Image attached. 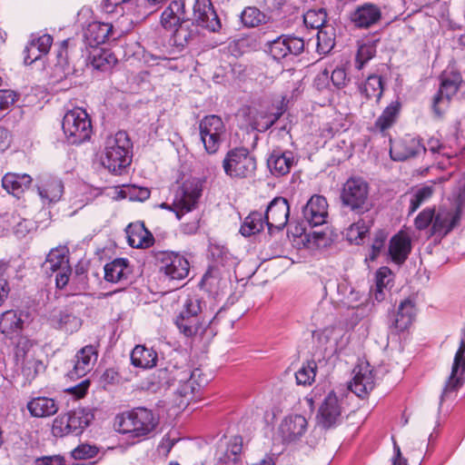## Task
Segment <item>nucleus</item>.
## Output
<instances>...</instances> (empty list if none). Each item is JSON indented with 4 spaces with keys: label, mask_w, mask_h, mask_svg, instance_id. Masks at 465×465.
<instances>
[{
    "label": "nucleus",
    "mask_w": 465,
    "mask_h": 465,
    "mask_svg": "<svg viewBox=\"0 0 465 465\" xmlns=\"http://www.w3.org/2000/svg\"><path fill=\"white\" fill-rule=\"evenodd\" d=\"M158 422V417L151 410L135 408L116 415L114 427L129 439L141 441L154 431Z\"/></svg>",
    "instance_id": "obj_1"
},
{
    "label": "nucleus",
    "mask_w": 465,
    "mask_h": 465,
    "mask_svg": "<svg viewBox=\"0 0 465 465\" xmlns=\"http://www.w3.org/2000/svg\"><path fill=\"white\" fill-rule=\"evenodd\" d=\"M217 317L208 311L205 302L198 296H190L177 316L175 324L186 337L202 336L206 328Z\"/></svg>",
    "instance_id": "obj_2"
},
{
    "label": "nucleus",
    "mask_w": 465,
    "mask_h": 465,
    "mask_svg": "<svg viewBox=\"0 0 465 465\" xmlns=\"http://www.w3.org/2000/svg\"><path fill=\"white\" fill-rule=\"evenodd\" d=\"M132 147L129 136L124 131L107 136L101 155L102 164L110 172L120 173L131 163Z\"/></svg>",
    "instance_id": "obj_3"
},
{
    "label": "nucleus",
    "mask_w": 465,
    "mask_h": 465,
    "mask_svg": "<svg viewBox=\"0 0 465 465\" xmlns=\"http://www.w3.org/2000/svg\"><path fill=\"white\" fill-rule=\"evenodd\" d=\"M341 199L344 206L358 214L368 213L373 206L369 197V185L361 178L348 179L343 184Z\"/></svg>",
    "instance_id": "obj_4"
},
{
    "label": "nucleus",
    "mask_w": 465,
    "mask_h": 465,
    "mask_svg": "<svg viewBox=\"0 0 465 465\" xmlns=\"http://www.w3.org/2000/svg\"><path fill=\"white\" fill-rule=\"evenodd\" d=\"M63 132L69 143L79 144L90 139L92 124L88 114L82 108L68 111L62 122Z\"/></svg>",
    "instance_id": "obj_5"
},
{
    "label": "nucleus",
    "mask_w": 465,
    "mask_h": 465,
    "mask_svg": "<svg viewBox=\"0 0 465 465\" xmlns=\"http://www.w3.org/2000/svg\"><path fill=\"white\" fill-rule=\"evenodd\" d=\"M202 194V184L197 180H187L177 190L173 203L172 205L163 203L160 207L163 209L172 210L175 213L176 217L181 219L182 216L193 210Z\"/></svg>",
    "instance_id": "obj_6"
},
{
    "label": "nucleus",
    "mask_w": 465,
    "mask_h": 465,
    "mask_svg": "<svg viewBox=\"0 0 465 465\" xmlns=\"http://www.w3.org/2000/svg\"><path fill=\"white\" fill-rule=\"evenodd\" d=\"M47 274L55 273L57 288L63 289L69 282L72 268L69 264V250L66 246L53 248L47 254L42 265Z\"/></svg>",
    "instance_id": "obj_7"
},
{
    "label": "nucleus",
    "mask_w": 465,
    "mask_h": 465,
    "mask_svg": "<svg viewBox=\"0 0 465 465\" xmlns=\"http://www.w3.org/2000/svg\"><path fill=\"white\" fill-rule=\"evenodd\" d=\"M223 167L225 173L232 178H245L254 173L256 161L245 148H235L227 153Z\"/></svg>",
    "instance_id": "obj_8"
},
{
    "label": "nucleus",
    "mask_w": 465,
    "mask_h": 465,
    "mask_svg": "<svg viewBox=\"0 0 465 465\" xmlns=\"http://www.w3.org/2000/svg\"><path fill=\"white\" fill-rule=\"evenodd\" d=\"M201 141L205 151L212 154L215 153L225 136V125L222 118L215 114L203 117L199 124Z\"/></svg>",
    "instance_id": "obj_9"
},
{
    "label": "nucleus",
    "mask_w": 465,
    "mask_h": 465,
    "mask_svg": "<svg viewBox=\"0 0 465 465\" xmlns=\"http://www.w3.org/2000/svg\"><path fill=\"white\" fill-rule=\"evenodd\" d=\"M156 260L159 272L169 281H181L189 274V262L177 252H160L156 255Z\"/></svg>",
    "instance_id": "obj_10"
},
{
    "label": "nucleus",
    "mask_w": 465,
    "mask_h": 465,
    "mask_svg": "<svg viewBox=\"0 0 465 465\" xmlns=\"http://www.w3.org/2000/svg\"><path fill=\"white\" fill-rule=\"evenodd\" d=\"M438 94L433 98L432 109L437 116H441L462 82L461 75L457 72H444Z\"/></svg>",
    "instance_id": "obj_11"
},
{
    "label": "nucleus",
    "mask_w": 465,
    "mask_h": 465,
    "mask_svg": "<svg viewBox=\"0 0 465 465\" xmlns=\"http://www.w3.org/2000/svg\"><path fill=\"white\" fill-rule=\"evenodd\" d=\"M238 116L242 121V126L247 130L265 132L279 119L281 113L269 114L267 111L247 106L240 110Z\"/></svg>",
    "instance_id": "obj_12"
},
{
    "label": "nucleus",
    "mask_w": 465,
    "mask_h": 465,
    "mask_svg": "<svg viewBox=\"0 0 465 465\" xmlns=\"http://www.w3.org/2000/svg\"><path fill=\"white\" fill-rule=\"evenodd\" d=\"M375 386L373 369L368 361H361L352 371L349 390L359 398H365Z\"/></svg>",
    "instance_id": "obj_13"
},
{
    "label": "nucleus",
    "mask_w": 465,
    "mask_h": 465,
    "mask_svg": "<svg viewBox=\"0 0 465 465\" xmlns=\"http://www.w3.org/2000/svg\"><path fill=\"white\" fill-rule=\"evenodd\" d=\"M460 206H453L447 208L445 206L435 210L434 222L430 228V234L440 238L445 237L454 228H456L460 221Z\"/></svg>",
    "instance_id": "obj_14"
},
{
    "label": "nucleus",
    "mask_w": 465,
    "mask_h": 465,
    "mask_svg": "<svg viewBox=\"0 0 465 465\" xmlns=\"http://www.w3.org/2000/svg\"><path fill=\"white\" fill-rule=\"evenodd\" d=\"M304 47V40L293 35H281L268 43V52L274 60L299 55L303 52Z\"/></svg>",
    "instance_id": "obj_15"
},
{
    "label": "nucleus",
    "mask_w": 465,
    "mask_h": 465,
    "mask_svg": "<svg viewBox=\"0 0 465 465\" xmlns=\"http://www.w3.org/2000/svg\"><path fill=\"white\" fill-rule=\"evenodd\" d=\"M290 206L283 197H275L267 206L263 214L269 231L282 230L288 223Z\"/></svg>",
    "instance_id": "obj_16"
},
{
    "label": "nucleus",
    "mask_w": 465,
    "mask_h": 465,
    "mask_svg": "<svg viewBox=\"0 0 465 465\" xmlns=\"http://www.w3.org/2000/svg\"><path fill=\"white\" fill-rule=\"evenodd\" d=\"M194 25L210 32H216L221 28L220 19L214 11L210 0H196L193 6Z\"/></svg>",
    "instance_id": "obj_17"
},
{
    "label": "nucleus",
    "mask_w": 465,
    "mask_h": 465,
    "mask_svg": "<svg viewBox=\"0 0 465 465\" xmlns=\"http://www.w3.org/2000/svg\"><path fill=\"white\" fill-rule=\"evenodd\" d=\"M424 149L420 139L410 134L391 140L390 155L393 161H405L414 157Z\"/></svg>",
    "instance_id": "obj_18"
},
{
    "label": "nucleus",
    "mask_w": 465,
    "mask_h": 465,
    "mask_svg": "<svg viewBox=\"0 0 465 465\" xmlns=\"http://www.w3.org/2000/svg\"><path fill=\"white\" fill-rule=\"evenodd\" d=\"M465 373V341L461 340L460 346L457 351L452 364L451 373L446 381L440 396V401L449 396L450 393L457 391L463 384V374Z\"/></svg>",
    "instance_id": "obj_19"
},
{
    "label": "nucleus",
    "mask_w": 465,
    "mask_h": 465,
    "mask_svg": "<svg viewBox=\"0 0 465 465\" xmlns=\"http://www.w3.org/2000/svg\"><path fill=\"white\" fill-rule=\"evenodd\" d=\"M307 420L300 414L286 416L279 425V434L285 443L299 440L307 430Z\"/></svg>",
    "instance_id": "obj_20"
},
{
    "label": "nucleus",
    "mask_w": 465,
    "mask_h": 465,
    "mask_svg": "<svg viewBox=\"0 0 465 465\" xmlns=\"http://www.w3.org/2000/svg\"><path fill=\"white\" fill-rule=\"evenodd\" d=\"M341 416V404L332 391L330 392L322 403L319 413H318V423L325 428L329 429L336 425Z\"/></svg>",
    "instance_id": "obj_21"
},
{
    "label": "nucleus",
    "mask_w": 465,
    "mask_h": 465,
    "mask_svg": "<svg viewBox=\"0 0 465 465\" xmlns=\"http://www.w3.org/2000/svg\"><path fill=\"white\" fill-rule=\"evenodd\" d=\"M98 358V350L94 345H86L77 351L73 369L69 371L71 378H80L90 372Z\"/></svg>",
    "instance_id": "obj_22"
},
{
    "label": "nucleus",
    "mask_w": 465,
    "mask_h": 465,
    "mask_svg": "<svg viewBox=\"0 0 465 465\" xmlns=\"http://www.w3.org/2000/svg\"><path fill=\"white\" fill-rule=\"evenodd\" d=\"M304 220L311 226H320L326 223L328 218V203L322 195H313L302 209Z\"/></svg>",
    "instance_id": "obj_23"
},
{
    "label": "nucleus",
    "mask_w": 465,
    "mask_h": 465,
    "mask_svg": "<svg viewBox=\"0 0 465 465\" xmlns=\"http://www.w3.org/2000/svg\"><path fill=\"white\" fill-rule=\"evenodd\" d=\"M50 324L66 333H74L80 330L83 321L73 309L64 308L54 311L49 317Z\"/></svg>",
    "instance_id": "obj_24"
},
{
    "label": "nucleus",
    "mask_w": 465,
    "mask_h": 465,
    "mask_svg": "<svg viewBox=\"0 0 465 465\" xmlns=\"http://www.w3.org/2000/svg\"><path fill=\"white\" fill-rule=\"evenodd\" d=\"M114 35V26L110 23L94 21L84 30V42L91 48H95L111 38L115 39Z\"/></svg>",
    "instance_id": "obj_25"
},
{
    "label": "nucleus",
    "mask_w": 465,
    "mask_h": 465,
    "mask_svg": "<svg viewBox=\"0 0 465 465\" xmlns=\"http://www.w3.org/2000/svg\"><path fill=\"white\" fill-rule=\"evenodd\" d=\"M351 23L358 28H369L381 18V8L371 3L359 5L351 14Z\"/></svg>",
    "instance_id": "obj_26"
},
{
    "label": "nucleus",
    "mask_w": 465,
    "mask_h": 465,
    "mask_svg": "<svg viewBox=\"0 0 465 465\" xmlns=\"http://www.w3.org/2000/svg\"><path fill=\"white\" fill-rule=\"evenodd\" d=\"M422 152H430L434 159L438 161V165L440 169L446 168L447 164H451V160L458 154L457 150L453 149L450 145L442 143L437 138H430Z\"/></svg>",
    "instance_id": "obj_27"
},
{
    "label": "nucleus",
    "mask_w": 465,
    "mask_h": 465,
    "mask_svg": "<svg viewBox=\"0 0 465 465\" xmlns=\"http://www.w3.org/2000/svg\"><path fill=\"white\" fill-rule=\"evenodd\" d=\"M16 358L18 361H22V374L25 383H30L45 369L43 362L35 358V352L31 350L25 351L19 347Z\"/></svg>",
    "instance_id": "obj_28"
},
{
    "label": "nucleus",
    "mask_w": 465,
    "mask_h": 465,
    "mask_svg": "<svg viewBox=\"0 0 465 465\" xmlns=\"http://www.w3.org/2000/svg\"><path fill=\"white\" fill-rule=\"evenodd\" d=\"M32 417L48 418L57 413L59 406L57 401L49 397L38 396L32 398L26 404Z\"/></svg>",
    "instance_id": "obj_29"
},
{
    "label": "nucleus",
    "mask_w": 465,
    "mask_h": 465,
    "mask_svg": "<svg viewBox=\"0 0 465 465\" xmlns=\"http://www.w3.org/2000/svg\"><path fill=\"white\" fill-rule=\"evenodd\" d=\"M37 192L44 203H56L64 193V185L58 178L46 177L37 184Z\"/></svg>",
    "instance_id": "obj_30"
},
{
    "label": "nucleus",
    "mask_w": 465,
    "mask_h": 465,
    "mask_svg": "<svg viewBox=\"0 0 465 465\" xmlns=\"http://www.w3.org/2000/svg\"><path fill=\"white\" fill-rule=\"evenodd\" d=\"M293 164L294 156L290 151L274 150L267 160L268 168L275 176H283L289 173Z\"/></svg>",
    "instance_id": "obj_31"
},
{
    "label": "nucleus",
    "mask_w": 465,
    "mask_h": 465,
    "mask_svg": "<svg viewBox=\"0 0 465 465\" xmlns=\"http://www.w3.org/2000/svg\"><path fill=\"white\" fill-rule=\"evenodd\" d=\"M411 250V239L402 232L395 234L390 241L389 253L391 260L398 264L402 263L408 258Z\"/></svg>",
    "instance_id": "obj_32"
},
{
    "label": "nucleus",
    "mask_w": 465,
    "mask_h": 465,
    "mask_svg": "<svg viewBox=\"0 0 465 465\" xmlns=\"http://www.w3.org/2000/svg\"><path fill=\"white\" fill-rule=\"evenodd\" d=\"M33 182L32 177L26 173H8L2 179L3 188L14 196L20 195L29 188Z\"/></svg>",
    "instance_id": "obj_33"
},
{
    "label": "nucleus",
    "mask_w": 465,
    "mask_h": 465,
    "mask_svg": "<svg viewBox=\"0 0 465 465\" xmlns=\"http://www.w3.org/2000/svg\"><path fill=\"white\" fill-rule=\"evenodd\" d=\"M24 328L22 314L15 310H9L0 315V332L12 338L18 335Z\"/></svg>",
    "instance_id": "obj_34"
},
{
    "label": "nucleus",
    "mask_w": 465,
    "mask_h": 465,
    "mask_svg": "<svg viewBox=\"0 0 465 465\" xmlns=\"http://www.w3.org/2000/svg\"><path fill=\"white\" fill-rule=\"evenodd\" d=\"M128 243L133 248H147L153 243V237L143 223H132L126 229Z\"/></svg>",
    "instance_id": "obj_35"
},
{
    "label": "nucleus",
    "mask_w": 465,
    "mask_h": 465,
    "mask_svg": "<svg viewBox=\"0 0 465 465\" xmlns=\"http://www.w3.org/2000/svg\"><path fill=\"white\" fill-rule=\"evenodd\" d=\"M184 20V5L181 1H173L161 16L162 25L169 31L173 30Z\"/></svg>",
    "instance_id": "obj_36"
},
{
    "label": "nucleus",
    "mask_w": 465,
    "mask_h": 465,
    "mask_svg": "<svg viewBox=\"0 0 465 465\" xmlns=\"http://www.w3.org/2000/svg\"><path fill=\"white\" fill-rule=\"evenodd\" d=\"M173 33V45L179 47H183L188 45L192 40L197 37L199 31L193 22L185 19L180 25L175 26Z\"/></svg>",
    "instance_id": "obj_37"
},
{
    "label": "nucleus",
    "mask_w": 465,
    "mask_h": 465,
    "mask_svg": "<svg viewBox=\"0 0 465 465\" xmlns=\"http://www.w3.org/2000/svg\"><path fill=\"white\" fill-rule=\"evenodd\" d=\"M157 352L143 345H136L131 353L132 364L137 368L151 369L156 365Z\"/></svg>",
    "instance_id": "obj_38"
},
{
    "label": "nucleus",
    "mask_w": 465,
    "mask_h": 465,
    "mask_svg": "<svg viewBox=\"0 0 465 465\" xmlns=\"http://www.w3.org/2000/svg\"><path fill=\"white\" fill-rule=\"evenodd\" d=\"M129 262L124 258H117L104 265V279L110 282H119L126 279L130 273Z\"/></svg>",
    "instance_id": "obj_39"
},
{
    "label": "nucleus",
    "mask_w": 465,
    "mask_h": 465,
    "mask_svg": "<svg viewBox=\"0 0 465 465\" xmlns=\"http://www.w3.org/2000/svg\"><path fill=\"white\" fill-rule=\"evenodd\" d=\"M372 224L371 217L360 218L347 228L346 239L351 243L361 244L368 235Z\"/></svg>",
    "instance_id": "obj_40"
},
{
    "label": "nucleus",
    "mask_w": 465,
    "mask_h": 465,
    "mask_svg": "<svg viewBox=\"0 0 465 465\" xmlns=\"http://www.w3.org/2000/svg\"><path fill=\"white\" fill-rule=\"evenodd\" d=\"M415 314L416 309L414 302L410 299L402 301L399 305V309L395 317V328L400 331L408 329L411 325Z\"/></svg>",
    "instance_id": "obj_41"
},
{
    "label": "nucleus",
    "mask_w": 465,
    "mask_h": 465,
    "mask_svg": "<svg viewBox=\"0 0 465 465\" xmlns=\"http://www.w3.org/2000/svg\"><path fill=\"white\" fill-rule=\"evenodd\" d=\"M360 92L367 100H374L379 103L383 94L381 77L376 74L370 75L360 86Z\"/></svg>",
    "instance_id": "obj_42"
},
{
    "label": "nucleus",
    "mask_w": 465,
    "mask_h": 465,
    "mask_svg": "<svg viewBox=\"0 0 465 465\" xmlns=\"http://www.w3.org/2000/svg\"><path fill=\"white\" fill-rule=\"evenodd\" d=\"M89 60L92 66L97 70L107 71L111 69L117 62L114 54L106 49L94 48L93 53H90Z\"/></svg>",
    "instance_id": "obj_43"
},
{
    "label": "nucleus",
    "mask_w": 465,
    "mask_h": 465,
    "mask_svg": "<svg viewBox=\"0 0 465 465\" xmlns=\"http://www.w3.org/2000/svg\"><path fill=\"white\" fill-rule=\"evenodd\" d=\"M400 109L401 104L399 101L391 102L376 120L375 128L381 132L389 129L395 123Z\"/></svg>",
    "instance_id": "obj_44"
},
{
    "label": "nucleus",
    "mask_w": 465,
    "mask_h": 465,
    "mask_svg": "<svg viewBox=\"0 0 465 465\" xmlns=\"http://www.w3.org/2000/svg\"><path fill=\"white\" fill-rule=\"evenodd\" d=\"M264 224H266V222L263 213L254 211L244 219L240 228V232L243 236H251L260 232L263 229Z\"/></svg>",
    "instance_id": "obj_45"
},
{
    "label": "nucleus",
    "mask_w": 465,
    "mask_h": 465,
    "mask_svg": "<svg viewBox=\"0 0 465 465\" xmlns=\"http://www.w3.org/2000/svg\"><path fill=\"white\" fill-rule=\"evenodd\" d=\"M73 433L78 435L92 421L94 415L87 409H77L68 413Z\"/></svg>",
    "instance_id": "obj_46"
},
{
    "label": "nucleus",
    "mask_w": 465,
    "mask_h": 465,
    "mask_svg": "<svg viewBox=\"0 0 465 465\" xmlns=\"http://www.w3.org/2000/svg\"><path fill=\"white\" fill-rule=\"evenodd\" d=\"M376 40H371L359 45L354 63L357 70H361L365 64L374 57L376 54Z\"/></svg>",
    "instance_id": "obj_47"
},
{
    "label": "nucleus",
    "mask_w": 465,
    "mask_h": 465,
    "mask_svg": "<svg viewBox=\"0 0 465 465\" xmlns=\"http://www.w3.org/2000/svg\"><path fill=\"white\" fill-rule=\"evenodd\" d=\"M242 442L241 437H233L223 455L218 458V462L224 465L235 464L239 460L242 452Z\"/></svg>",
    "instance_id": "obj_48"
},
{
    "label": "nucleus",
    "mask_w": 465,
    "mask_h": 465,
    "mask_svg": "<svg viewBox=\"0 0 465 465\" xmlns=\"http://www.w3.org/2000/svg\"><path fill=\"white\" fill-rule=\"evenodd\" d=\"M134 0H103L102 9L106 14L124 15L134 9Z\"/></svg>",
    "instance_id": "obj_49"
},
{
    "label": "nucleus",
    "mask_w": 465,
    "mask_h": 465,
    "mask_svg": "<svg viewBox=\"0 0 465 465\" xmlns=\"http://www.w3.org/2000/svg\"><path fill=\"white\" fill-rule=\"evenodd\" d=\"M317 364L314 361H308L296 371L295 378L298 385H311L315 379Z\"/></svg>",
    "instance_id": "obj_50"
},
{
    "label": "nucleus",
    "mask_w": 465,
    "mask_h": 465,
    "mask_svg": "<svg viewBox=\"0 0 465 465\" xmlns=\"http://www.w3.org/2000/svg\"><path fill=\"white\" fill-rule=\"evenodd\" d=\"M434 193L432 185H423L417 189L410 203V213H414L421 204L429 201Z\"/></svg>",
    "instance_id": "obj_51"
},
{
    "label": "nucleus",
    "mask_w": 465,
    "mask_h": 465,
    "mask_svg": "<svg viewBox=\"0 0 465 465\" xmlns=\"http://www.w3.org/2000/svg\"><path fill=\"white\" fill-rule=\"evenodd\" d=\"M326 17L323 9L309 10L303 15V22L307 27L320 30L326 23Z\"/></svg>",
    "instance_id": "obj_52"
},
{
    "label": "nucleus",
    "mask_w": 465,
    "mask_h": 465,
    "mask_svg": "<svg viewBox=\"0 0 465 465\" xmlns=\"http://www.w3.org/2000/svg\"><path fill=\"white\" fill-rule=\"evenodd\" d=\"M120 198H128L131 201H145L150 197V191L144 187L128 185L119 191Z\"/></svg>",
    "instance_id": "obj_53"
},
{
    "label": "nucleus",
    "mask_w": 465,
    "mask_h": 465,
    "mask_svg": "<svg viewBox=\"0 0 465 465\" xmlns=\"http://www.w3.org/2000/svg\"><path fill=\"white\" fill-rule=\"evenodd\" d=\"M14 222L13 232L14 234L19 238H25L28 233L35 229V223L28 219H24L16 215H12Z\"/></svg>",
    "instance_id": "obj_54"
},
{
    "label": "nucleus",
    "mask_w": 465,
    "mask_h": 465,
    "mask_svg": "<svg viewBox=\"0 0 465 465\" xmlns=\"http://www.w3.org/2000/svg\"><path fill=\"white\" fill-rule=\"evenodd\" d=\"M241 18L244 25L254 27L264 20V15L256 7H246L242 11Z\"/></svg>",
    "instance_id": "obj_55"
},
{
    "label": "nucleus",
    "mask_w": 465,
    "mask_h": 465,
    "mask_svg": "<svg viewBox=\"0 0 465 465\" xmlns=\"http://www.w3.org/2000/svg\"><path fill=\"white\" fill-rule=\"evenodd\" d=\"M52 432L55 437L73 433L68 413L56 417L53 421Z\"/></svg>",
    "instance_id": "obj_56"
},
{
    "label": "nucleus",
    "mask_w": 465,
    "mask_h": 465,
    "mask_svg": "<svg viewBox=\"0 0 465 465\" xmlns=\"http://www.w3.org/2000/svg\"><path fill=\"white\" fill-rule=\"evenodd\" d=\"M435 209L427 208L421 211L415 218L414 224L416 229L422 231L427 229L430 225L432 226L434 222Z\"/></svg>",
    "instance_id": "obj_57"
},
{
    "label": "nucleus",
    "mask_w": 465,
    "mask_h": 465,
    "mask_svg": "<svg viewBox=\"0 0 465 465\" xmlns=\"http://www.w3.org/2000/svg\"><path fill=\"white\" fill-rule=\"evenodd\" d=\"M9 263L5 261H0V306L4 303L9 293V286L7 282V276Z\"/></svg>",
    "instance_id": "obj_58"
},
{
    "label": "nucleus",
    "mask_w": 465,
    "mask_h": 465,
    "mask_svg": "<svg viewBox=\"0 0 465 465\" xmlns=\"http://www.w3.org/2000/svg\"><path fill=\"white\" fill-rule=\"evenodd\" d=\"M98 453V449L94 445L81 444L71 452L75 460H87L94 458Z\"/></svg>",
    "instance_id": "obj_59"
},
{
    "label": "nucleus",
    "mask_w": 465,
    "mask_h": 465,
    "mask_svg": "<svg viewBox=\"0 0 465 465\" xmlns=\"http://www.w3.org/2000/svg\"><path fill=\"white\" fill-rule=\"evenodd\" d=\"M387 234L384 232L379 231L375 233V237L371 244V252L367 257V260L374 261L378 257L381 250L384 249Z\"/></svg>",
    "instance_id": "obj_60"
},
{
    "label": "nucleus",
    "mask_w": 465,
    "mask_h": 465,
    "mask_svg": "<svg viewBox=\"0 0 465 465\" xmlns=\"http://www.w3.org/2000/svg\"><path fill=\"white\" fill-rule=\"evenodd\" d=\"M333 39L328 35L327 32L320 29L317 33V51L320 54H327L333 47Z\"/></svg>",
    "instance_id": "obj_61"
},
{
    "label": "nucleus",
    "mask_w": 465,
    "mask_h": 465,
    "mask_svg": "<svg viewBox=\"0 0 465 465\" xmlns=\"http://www.w3.org/2000/svg\"><path fill=\"white\" fill-rule=\"evenodd\" d=\"M200 375L201 371L199 369L191 371L189 368H184L176 371V373L173 375V380L177 381L178 384H181L185 381H189L190 380L196 379V377H200Z\"/></svg>",
    "instance_id": "obj_62"
},
{
    "label": "nucleus",
    "mask_w": 465,
    "mask_h": 465,
    "mask_svg": "<svg viewBox=\"0 0 465 465\" xmlns=\"http://www.w3.org/2000/svg\"><path fill=\"white\" fill-rule=\"evenodd\" d=\"M31 42L35 44L43 54H46L52 45L53 37L50 35L45 34L36 38H32Z\"/></svg>",
    "instance_id": "obj_63"
},
{
    "label": "nucleus",
    "mask_w": 465,
    "mask_h": 465,
    "mask_svg": "<svg viewBox=\"0 0 465 465\" xmlns=\"http://www.w3.org/2000/svg\"><path fill=\"white\" fill-rule=\"evenodd\" d=\"M36 465H66V462L63 456L54 455L37 459Z\"/></svg>",
    "instance_id": "obj_64"
}]
</instances>
